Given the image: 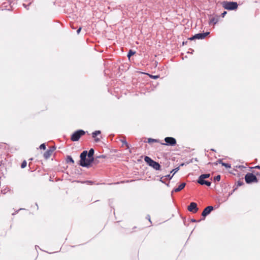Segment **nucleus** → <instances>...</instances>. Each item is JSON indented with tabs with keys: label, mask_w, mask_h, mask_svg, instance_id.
<instances>
[{
	"label": "nucleus",
	"mask_w": 260,
	"mask_h": 260,
	"mask_svg": "<svg viewBox=\"0 0 260 260\" xmlns=\"http://www.w3.org/2000/svg\"><path fill=\"white\" fill-rule=\"evenodd\" d=\"M94 154V150L91 148L89 150L88 153V158L86 159V156L87 154V151H84L80 154V165L82 167H88L93 161V155Z\"/></svg>",
	"instance_id": "1"
},
{
	"label": "nucleus",
	"mask_w": 260,
	"mask_h": 260,
	"mask_svg": "<svg viewBox=\"0 0 260 260\" xmlns=\"http://www.w3.org/2000/svg\"><path fill=\"white\" fill-rule=\"evenodd\" d=\"M222 7L228 10H236L238 8V4L236 2L224 1L222 3Z\"/></svg>",
	"instance_id": "2"
},
{
	"label": "nucleus",
	"mask_w": 260,
	"mask_h": 260,
	"mask_svg": "<svg viewBox=\"0 0 260 260\" xmlns=\"http://www.w3.org/2000/svg\"><path fill=\"white\" fill-rule=\"evenodd\" d=\"M144 160L145 162H147V164L152 168H153L154 169L156 170H159L160 169V165L152 160L150 157L148 156H145L144 158Z\"/></svg>",
	"instance_id": "3"
},
{
	"label": "nucleus",
	"mask_w": 260,
	"mask_h": 260,
	"mask_svg": "<svg viewBox=\"0 0 260 260\" xmlns=\"http://www.w3.org/2000/svg\"><path fill=\"white\" fill-rule=\"evenodd\" d=\"M85 132L83 130H78L74 132L71 136V139L72 141H77L80 137L84 135Z\"/></svg>",
	"instance_id": "4"
},
{
	"label": "nucleus",
	"mask_w": 260,
	"mask_h": 260,
	"mask_svg": "<svg viewBox=\"0 0 260 260\" xmlns=\"http://www.w3.org/2000/svg\"><path fill=\"white\" fill-rule=\"evenodd\" d=\"M245 180L247 183H251L252 182H257L258 180L255 175L252 173H247L245 176Z\"/></svg>",
	"instance_id": "5"
},
{
	"label": "nucleus",
	"mask_w": 260,
	"mask_h": 260,
	"mask_svg": "<svg viewBox=\"0 0 260 260\" xmlns=\"http://www.w3.org/2000/svg\"><path fill=\"white\" fill-rule=\"evenodd\" d=\"M165 143H162V145L175 146L176 144V141L175 138L173 137H166L165 139Z\"/></svg>",
	"instance_id": "6"
},
{
	"label": "nucleus",
	"mask_w": 260,
	"mask_h": 260,
	"mask_svg": "<svg viewBox=\"0 0 260 260\" xmlns=\"http://www.w3.org/2000/svg\"><path fill=\"white\" fill-rule=\"evenodd\" d=\"M209 34V32L197 34H196L193 37H192L191 38H190L189 39L190 40H192L194 39H204Z\"/></svg>",
	"instance_id": "7"
},
{
	"label": "nucleus",
	"mask_w": 260,
	"mask_h": 260,
	"mask_svg": "<svg viewBox=\"0 0 260 260\" xmlns=\"http://www.w3.org/2000/svg\"><path fill=\"white\" fill-rule=\"evenodd\" d=\"M187 209L190 212L196 213L198 211V208H197V204L194 202L191 203L190 205L188 206Z\"/></svg>",
	"instance_id": "8"
},
{
	"label": "nucleus",
	"mask_w": 260,
	"mask_h": 260,
	"mask_svg": "<svg viewBox=\"0 0 260 260\" xmlns=\"http://www.w3.org/2000/svg\"><path fill=\"white\" fill-rule=\"evenodd\" d=\"M213 208L212 206H208L207 207L204 209L202 213V215L204 217L206 216L207 215L210 214V213L213 210Z\"/></svg>",
	"instance_id": "9"
},
{
	"label": "nucleus",
	"mask_w": 260,
	"mask_h": 260,
	"mask_svg": "<svg viewBox=\"0 0 260 260\" xmlns=\"http://www.w3.org/2000/svg\"><path fill=\"white\" fill-rule=\"evenodd\" d=\"M55 150L54 147H52L51 148L48 150L46 152H45L44 154V156L46 159H48L49 158L51 154H52L53 152Z\"/></svg>",
	"instance_id": "10"
},
{
	"label": "nucleus",
	"mask_w": 260,
	"mask_h": 260,
	"mask_svg": "<svg viewBox=\"0 0 260 260\" xmlns=\"http://www.w3.org/2000/svg\"><path fill=\"white\" fill-rule=\"evenodd\" d=\"M198 182L201 185H206L208 186L211 185V182L209 181H205L204 179H201L199 177Z\"/></svg>",
	"instance_id": "11"
},
{
	"label": "nucleus",
	"mask_w": 260,
	"mask_h": 260,
	"mask_svg": "<svg viewBox=\"0 0 260 260\" xmlns=\"http://www.w3.org/2000/svg\"><path fill=\"white\" fill-rule=\"evenodd\" d=\"M101 131H96L92 133V137L94 139L95 142H99L100 141V138H99L97 137L98 135H100Z\"/></svg>",
	"instance_id": "12"
},
{
	"label": "nucleus",
	"mask_w": 260,
	"mask_h": 260,
	"mask_svg": "<svg viewBox=\"0 0 260 260\" xmlns=\"http://www.w3.org/2000/svg\"><path fill=\"white\" fill-rule=\"evenodd\" d=\"M185 185H186V184L185 183H182L181 184H180L179 185V186L178 187L174 188L173 190V191H174V192L180 191V190H181L182 189H183L184 188Z\"/></svg>",
	"instance_id": "13"
},
{
	"label": "nucleus",
	"mask_w": 260,
	"mask_h": 260,
	"mask_svg": "<svg viewBox=\"0 0 260 260\" xmlns=\"http://www.w3.org/2000/svg\"><path fill=\"white\" fill-rule=\"evenodd\" d=\"M218 21V18H212L210 19L209 24H213L214 25L216 24Z\"/></svg>",
	"instance_id": "14"
},
{
	"label": "nucleus",
	"mask_w": 260,
	"mask_h": 260,
	"mask_svg": "<svg viewBox=\"0 0 260 260\" xmlns=\"http://www.w3.org/2000/svg\"><path fill=\"white\" fill-rule=\"evenodd\" d=\"M122 143V146H125L127 148H129V146L128 143L126 142V140L124 139L121 140Z\"/></svg>",
	"instance_id": "15"
},
{
	"label": "nucleus",
	"mask_w": 260,
	"mask_h": 260,
	"mask_svg": "<svg viewBox=\"0 0 260 260\" xmlns=\"http://www.w3.org/2000/svg\"><path fill=\"white\" fill-rule=\"evenodd\" d=\"M210 176V174H202L201 175L200 177L201 178V179H205V178H209Z\"/></svg>",
	"instance_id": "16"
},
{
	"label": "nucleus",
	"mask_w": 260,
	"mask_h": 260,
	"mask_svg": "<svg viewBox=\"0 0 260 260\" xmlns=\"http://www.w3.org/2000/svg\"><path fill=\"white\" fill-rule=\"evenodd\" d=\"M67 162H71L72 164H73L74 162V160L73 159L72 157L70 156H68L67 159Z\"/></svg>",
	"instance_id": "17"
},
{
	"label": "nucleus",
	"mask_w": 260,
	"mask_h": 260,
	"mask_svg": "<svg viewBox=\"0 0 260 260\" xmlns=\"http://www.w3.org/2000/svg\"><path fill=\"white\" fill-rule=\"evenodd\" d=\"M135 52L133 51L132 50H130L128 53L127 57L129 58L132 55H133L135 54Z\"/></svg>",
	"instance_id": "18"
},
{
	"label": "nucleus",
	"mask_w": 260,
	"mask_h": 260,
	"mask_svg": "<svg viewBox=\"0 0 260 260\" xmlns=\"http://www.w3.org/2000/svg\"><path fill=\"white\" fill-rule=\"evenodd\" d=\"M221 165L225 167L226 168H231V165L227 163L223 162Z\"/></svg>",
	"instance_id": "19"
},
{
	"label": "nucleus",
	"mask_w": 260,
	"mask_h": 260,
	"mask_svg": "<svg viewBox=\"0 0 260 260\" xmlns=\"http://www.w3.org/2000/svg\"><path fill=\"white\" fill-rule=\"evenodd\" d=\"M26 165H27V162H26L25 160H24V161L22 162V164H21V167L22 168H25V167H26Z\"/></svg>",
	"instance_id": "20"
},
{
	"label": "nucleus",
	"mask_w": 260,
	"mask_h": 260,
	"mask_svg": "<svg viewBox=\"0 0 260 260\" xmlns=\"http://www.w3.org/2000/svg\"><path fill=\"white\" fill-rule=\"evenodd\" d=\"M40 148L41 149H43V150H45L46 149V145L45 144H42L40 146Z\"/></svg>",
	"instance_id": "21"
},
{
	"label": "nucleus",
	"mask_w": 260,
	"mask_h": 260,
	"mask_svg": "<svg viewBox=\"0 0 260 260\" xmlns=\"http://www.w3.org/2000/svg\"><path fill=\"white\" fill-rule=\"evenodd\" d=\"M223 163L221 159H218L216 162H214V164L215 165H217L218 164H221Z\"/></svg>",
	"instance_id": "22"
},
{
	"label": "nucleus",
	"mask_w": 260,
	"mask_h": 260,
	"mask_svg": "<svg viewBox=\"0 0 260 260\" xmlns=\"http://www.w3.org/2000/svg\"><path fill=\"white\" fill-rule=\"evenodd\" d=\"M179 170V168H177L175 169H173L172 171H171V173H173V175H174Z\"/></svg>",
	"instance_id": "23"
},
{
	"label": "nucleus",
	"mask_w": 260,
	"mask_h": 260,
	"mask_svg": "<svg viewBox=\"0 0 260 260\" xmlns=\"http://www.w3.org/2000/svg\"><path fill=\"white\" fill-rule=\"evenodd\" d=\"M214 179L216 181H219L220 180V175H217V176H216L215 177Z\"/></svg>",
	"instance_id": "24"
},
{
	"label": "nucleus",
	"mask_w": 260,
	"mask_h": 260,
	"mask_svg": "<svg viewBox=\"0 0 260 260\" xmlns=\"http://www.w3.org/2000/svg\"><path fill=\"white\" fill-rule=\"evenodd\" d=\"M156 140L155 139H151V138L148 139L149 143L152 142H156Z\"/></svg>",
	"instance_id": "25"
},
{
	"label": "nucleus",
	"mask_w": 260,
	"mask_h": 260,
	"mask_svg": "<svg viewBox=\"0 0 260 260\" xmlns=\"http://www.w3.org/2000/svg\"><path fill=\"white\" fill-rule=\"evenodd\" d=\"M85 183H87V184H90V185H92L93 184V182L91 181H87L85 182Z\"/></svg>",
	"instance_id": "26"
},
{
	"label": "nucleus",
	"mask_w": 260,
	"mask_h": 260,
	"mask_svg": "<svg viewBox=\"0 0 260 260\" xmlns=\"http://www.w3.org/2000/svg\"><path fill=\"white\" fill-rule=\"evenodd\" d=\"M150 77H151L152 78H153V79H157L158 78V76L150 75Z\"/></svg>",
	"instance_id": "27"
},
{
	"label": "nucleus",
	"mask_w": 260,
	"mask_h": 260,
	"mask_svg": "<svg viewBox=\"0 0 260 260\" xmlns=\"http://www.w3.org/2000/svg\"><path fill=\"white\" fill-rule=\"evenodd\" d=\"M226 11H224L222 14H221V16L222 17H224V16L226 15Z\"/></svg>",
	"instance_id": "28"
},
{
	"label": "nucleus",
	"mask_w": 260,
	"mask_h": 260,
	"mask_svg": "<svg viewBox=\"0 0 260 260\" xmlns=\"http://www.w3.org/2000/svg\"><path fill=\"white\" fill-rule=\"evenodd\" d=\"M173 175L172 176H171L170 175H166V177H167V178H169V179H171L172 177H173Z\"/></svg>",
	"instance_id": "29"
},
{
	"label": "nucleus",
	"mask_w": 260,
	"mask_h": 260,
	"mask_svg": "<svg viewBox=\"0 0 260 260\" xmlns=\"http://www.w3.org/2000/svg\"><path fill=\"white\" fill-rule=\"evenodd\" d=\"M81 30V27H79V29L77 30V34H79Z\"/></svg>",
	"instance_id": "30"
},
{
	"label": "nucleus",
	"mask_w": 260,
	"mask_h": 260,
	"mask_svg": "<svg viewBox=\"0 0 260 260\" xmlns=\"http://www.w3.org/2000/svg\"><path fill=\"white\" fill-rule=\"evenodd\" d=\"M253 168H255V169H260V166H256L254 167H253Z\"/></svg>",
	"instance_id": "31"
},
{
	"label": "nucleus",
	"mask_w": 260,
	"mask_h": 260,
	"mask_svg": "<svg viewBox=\"0 0 260 260\" xmlns=\"http://www.w3.org/2000/svg\"><path fill=\"white\" fill-rule=\"evenodd\" d=\"M99 157H104L103 155L100 156Z\"/></svg>",
	"instance_id": "32"
},
{
	"label": "nucleus",
	"mask_w": 260,
	"mask_h": 260,
	"mask_svg": "<svg viewBox=\"0 0 260 260\" xmlns=\"http://www.w3.org/2000/svg\"><path fill=\"white\" fill-rule=\"evenodd\" d=\"M149 221L150 220V216H149Z\"/></svg>",
	"instance_id": "33"
}]
</instances>
